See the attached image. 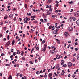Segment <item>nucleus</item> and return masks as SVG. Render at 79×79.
<instances>
[{
  "label": "nucleus",
  "mask_w": 79,
  "mask_h": 79,
  "mask_svg": "<svg viewBox=\"0 0 79 79\" xmlns=\"http://www.w3.org/2000/svg\"><path fill=\"white\" fill-rule=\"evenodd\" d=\"M55 48V46H52L51 47V48L52 49H53V48Z\"/></svg>",
  "instance_id": "31"
},
{
  "label": "nucleus",
  "mask_w": 79,
  "mask_h": 79,
  "mask_svg": "<svg viewBox=\"0 0 79 79\" xmlns=\"http://www.w3.org/2000/svg\"><path fill=\"white\" fill-rule=\"evenodd\" d=\"M14 44H15V41L13 40L12 42V45H14Z\"/></svg>",
  "instance_id": "40"
},
{
  "label": "nucleus",
  "mask_w": 79,
  "mask_h": 79,
  "mask_svg": "<svg viewBox=\"0 0 79 79\" xmlns=\"http://www.w3.org/2000/svg\"><path fill=\"white\" fill-rule=\"evenodd\" d=\"M52 27V25H50L49 27V29H51V28Z\"/></svg>",
  "instance_id": "30"
},
{
  "label": "nucleus",
  "mask_w": 79,
  "mask_h": 79,
  "mask_svg": "<svg viewBox=\"0 0 79 79\" xmlns=\"http://www.w3.org/2000/svg\"><path fill=\"white\" fill-rule=\"evenodd\" d=\"M25 8H27V4H25Z\"/></svg>",
  "instance_id": "38"
},
{
  "label": "nucleus",
  "mask_w": 79,
  "mask_h": 79,
  "mask_svg": "<svg viewBox=\"0 0 79 79\" xmlns=\"http://www.w3.org/2000/svg\"><path fill=\"white\" fill-rule=\"evenodd\" d=\"M75 45H78V43H77V42H76L75 43Z\"/></svg>",
  "instance_id": "45"
},
{
  "label": "nucleus",
  "mask_w": 79,
  "mask_h": 79,
  "mask_svg": "<svg viewBox=\"0 0 79 79\" xmlns=\"http://www.w3.org/2000/svg\"><path fill=\"white\" fill-rule=\"evenodd\" d=\"M24 23H25L26 24L28 22L27 20H26L24 19Z\"/></svg>",
  "instance_id": "23"
},
{
  "label": "nucleus",
  "mask_w": 79,
  "mask_h": 79,
  "mask_svg": "<svg viewBox=\"0 0 79 79\" xmlns=\"http://www.w3.org/2000/svg\"><path fill=\"white\" fill-rule=\"evenodd\" d=\"M44 22H47V19H44L43 23H44Z\"/></svg>",
  "instance_id": "27"
},
{
  "label": "nucleus",
  "mask_w": 79,
  "mask_h": 79,
  "mask_svg": "<svg viewBox=\"0 0 79 79\" xmlns=\"http://www.w3.org/2000/svg\"><path fill=\"white\" fill-rule=\"evenodd\" d=\"M72 77H73V78H74V77H75V75H72Z\"/></svg>",
  "instance_id": "50"
},
{
  "label": "nucleus",
  "mask_w": 79,
  "mask_h": 79,
  "mask_svg": "<svg viewBox=\"0 0 79 79\" xmlns=\"http://www.w3.org/2000/svg\"><path fill=\"white\" fill-rule=\"evenodd\" d=\"M24 19L26 21H29L30 20V18H28L27 17H26Z\"/></svg>",
  "instance_id": "10"
},
{
  "label": "nucleus",
  "mask_w": 79,
  "mask_h": 79,
  "mask_svg": "<svg viewBox=\"0 0 79 79\" xmlns=\"http://www.w3.org/2000/svg\"><path fill=\"white\" fill-rule=\"evenodd\" d=\"M55 27L56 28V31H58V27H56V26H55Z\"/></svg>",
  "instance_id": "20"
},
{
  "label": "nucleus",
  "mask_w": 79,
  "mask_h": 79,
  "mask_svg": "<svg viewBox=\"0 0 79 79\" xmlns=\"http://www.w3.org/2000/svg\"><path fill=\"white\" fill-rule=\"evenodd\" d=\"M16 54H17V53L16 52H13V56H15V55H16Z\"/></svg>",
  "instance_id": "18"
},
{
  "label": "nucleus",
  "mask_w": 79,
  "mask_h": 79,
  "mask_svg": "<svg viewBox=\"0 0 79 79\" xmlns=\"http://www.w3.org/2000/svg\"><path fill=\"white\" fill-rule=\"evenodd\" d=\"M55 6H56V7H58V6H59V4H55Z\"/></svg>",
  "instance_id": "32"
},
{
  "label": "nucleus",
  "mask_w": 79,
  "mask_h": 79,
  "mask_svg": "<svg viewBox=\"0 0 79 79\" xmlns=\"http://www.w3.org/2000/svg\"><path fill=\"white\" fill-rule=\"evenodd\" d=\"M56 58L57 59H60V55L58 54L56 55Z\"/></svg>",
  "instance_id": "7"
},
{
  "label": "nucleus",
  "mask_w": 79,
  "mask_h": 79,
  "mask_svg": "<svg viewBox=\"0 0 79 79\" xmlns=\"http://www.w3.org/2000/svg\"><path fill=\"white\" fill-rule=\"evenodd\" d=\"M75 61V58H73L72 60V62H74Z\"/></svg>",
  "instance_id": "39"
},
{
  "label": "nucleus",
  "mask_w": 79,
  "mask_h": 79,
  "mask_svg": "<svg viewBox=\"0 0 79 79\" xmlns=\"http://www.w3.org/2000/svg\"><path fill=\"white\" fill-rule=\"evenodd\" d=\"M4 19H7V16L4 17Z\"/></svg>",
  "instance_id": "46"
},
{
  "label": "nucleus",
  "mask_w": 79,
  "mask_h": 79,
  "mask_svg": "<svg viewBox=\"0 0 79 79\" xmlns=\"http://www.w3.org/2000/svg\"><path fill=\"white\" fill-rule=\"evenodd\" d=\"M47 15H50L51 13H50V12H49L47 13Z\"/></svg>",
  "instance_id": "41"
},
{
  "label": "nucleus",
  "mask_w": 79,
  "mask_h": 79,
  "mask_svg": "<svg viewBox=\"0 0 79 79\" xmlns=\"http://www.w3.org/2000/svg\"><path fill=\"white\" fill-rule=\"evenodd\" d=\"M56 4H58V3H59V2L57 1L56 2Z\"/></svg>",
  "instance_id": "51"
},
{
  "label": "nucleus",
  "mask_w": 79,
  "mask_h": 79,
  "mask_svg": "<svg viewBox=\"0 0 79 79\" xmlns=\"http://www.w3.org/2000/svg\"><path fill=\"white\" fill-rule=\"evenodd\" d=\"M6 66H10V65L8 64H6Z\"/></svg>",
  "instance_id": "48"
},
{
  "label": "nucleus",
  "mask_w": 79,
  "mask_h": 79,
  "mask_svg": "<svg viewBox=\"0 0 79 79\" xmlns=\"http://www.w3.org/2000/svg\"><path fill=\"white\" fill-rule=\"evenodd\" d=\"M10 43L11 42H10V41H8L5 44V47H8V46L10 45Z\"/></svg>",
  "instance_id": "2"
},
{
  "label": "nucleus",
  "mask_w": 79,
  "mask_h": 79,
  "mask_svg": "<svg viewBox=\"0 0 79 79\" xmlns=\"http://www.w3.org/2000/svg\"><path fill=\"white\" fill-rule=\"evenodd\" d=\"M21 55L22 56H23V55H24V51H22L21 52Z\"/></svg>",
  "instance_id": "17"
},
{
  "label": "nucleus",
  "mask_w": 79,
  "mask_h": 79,
  "mask_svg": "<svg viewBox=\"0 0 79 79\" xmlns=\"http://www.w3.org/2000/svg\"><path fill=\"white\" fill-rule=\"evenodd\" d=\"M30 64H33V62L31 61H30Z\"/></svg>",
  "instance_id": "34"
},
{
  "label": "nucleus",
  "mask_w": 79,
  "mask_h": 79,
  "mask_svg": "<svg viewBox=\"0 0 79 79\" xmlns=\"http://www.w3.org/2000/svg\"><path fill=\"white\" fill-rule=\"evenodd\" d=\"M64 35L65 37H68V36L69 35V34L67 32H65Z\"/></svg>",
  "instance_id": "9"
},
{
  "label": "nucleus",
  "mask_w": 79,
  "mask_h": 79,
  "mask_svg": "<svg viewBox=\"0 0 79 79\" xmlns=\"http://www.w3.org/2000/svg\"><path fill=\"white\" fill-rule=\"evenodd\" d=\"M17 54H18V55H19L20 54H21V52H19V50H18L17 51Z\"/></svg>",
  "instance_id": "15"
},
{
  "label": "nucleus",
  "mask_w": 79,
  "mask_h": 79,
  "mask_svg": "<svg viewBox=\"0 0 79 79\" xmlns=\"http://www.w3.org/2000/svg\"><path fill=\"white\" fill-rule=\"evenodd\" d=\"M52 18H55V16L54 15H52Z\"/></svg>",
  "instance_id": "59"
},
{
  "label": "nucleus",
  "mask_w": 79,
  "mask_h": 79,
  "mask_svg": "<svg viewBox=\"0 0 79 79\" xmlns=\"http://www.w3.org/2000/svg\"><path fill=\"white\" fill-rule=\"evenodd\" d=\"M33 23H37V20H36V21H33Z\"/></svg>",
  "instance_id": "35"
},
{
  "label": "nucleus",
  "mask_w": 79,
  "mask_h": 79,
  "mask_svg": "<svg viewBox=\"0 0 79 79\" xmlns=\"http://www.w3.org/2000/svg\"><path fill=\"white\" fill-rule=\"evenodd\" d=\"M73 21H75L76 20V18L73 17Z\"/></svg>",
  "instance_id": "49"
},
{
  "label": "nucleus",
  "mask_w": 79,
  "mask_h": 79,
  "mask_svg": "<svg viewBox=\"0 0 79 79\" xmlns=\"http://www.w3.org/2000/svg\"><path fill=\"white\" fill-rule=\"evenodd\" d=\"M74 16H79V14L77 13H75L74 14Z\"/></svg>",
  "instance_id": "8"
},
{
  "label": "nucleus",
  "mask_w": 79,
  "mask_h": 79,
  "mask_svg": "<svg viewBox=\"0 0 79 79\" xmlns=\"http://www.w3.org/2000/svg\"><path fill=\"white\" fill-rule=\"evenodd\" d=\"M55 12L56 13H58V11L57 10H56Z\"/></svg>",
  "instance_id": "52"
},
{
  "label": "nucleus",
  "mask_w": 79,
  "mask_h": 79,
  "mask_svg": "<svg viewBox=\"0 0 79 79\" xmlns=\"http://www.w3.org/2000/svg\"><path fill=\"white\" fill-rule=\"evenodd\" d=\"M5 55V54L3 53H1V56H3Z\"/></svg>",
  "instance_id": "43"
},
{
  "label": "nucleus",
  "mask_w": 79,
  "mask_h": 79,
  "mask_svg": "<svg viewBox=\"0 0 79 79\" xmlns=\"http://www.w3.org/2000/svg\"><path fill=\"white\" fill-rule=\"evenodd\" d=\"M75 51H77V50H78V49L77 48H75Z\"/></svg>",
  "instance_id": "55"
},
{
  "label": "nucleus",
  "mask_w": 79,
  "mask_h": 79,
  "mask_svg": "<svg viewBox=\"0 0 79 79\" xmlns=\"http://www.w3.org/2000/svg\"><path fill=\"white\" fill-rule=\"evenodd\" d=\"M64 64V60H62L61 62V65H63V64Z\"/></svg>",
  "instance_id": "16"
},
{
  "label": "nucleus",
  "mask_w": 79,
  "mask_h": 79,
  "mask_svg": "<svg viewBox=\"0 0 79 79\" xmlns=\"http://www.w3.org/2000/svg\"><path fill=\"white\" fill-rule=\"evenodd\" d=\"M60 40H59L57 42V44H60Z\"/></svg>",
  "instance_id": "44"
},
{
  "label": "nucleus",
  "mask_w": 79,
  "mask_h": 79,
  "mask_svg": "<svg viewBox=\"0 0 79 79\" xmlns=\"http://www.w3.org/2000/svg\"><path fill=\"white\" fill-rule=\"evenodd\" d=\"M13 16V14H10L9 16V17L10 18H12Z\"/></svg>",
  "instance_id": "13"
},
{
  "label": "nucleus",
  "mask_w": 79,
  "mask_h": 79,
  "mask_svg": "<svg viewBox=\"0 0 79 79\" xmlns=\"http://www.w3.org/2000/svg\"><path fill=\"white\" fill-rule=\"evenodd\" d=\"M54 29H55V26H52V31H53L54 30Z\"/></svg>",
  "instance_id": "26"
},
{
  "label": "nucleus",
  "mask_w": 79,
  "mask_h": 79,
  "mask_svg": "<svg viewBox=\"0 0 79 79\" xmlns=\"http://www.w3.org/2000/svg\"><path fill=\"white\" fill-rule=\"evenodd\" d=\"M69 4H72V3H73V1H71V2H69Z\"/></svg>",
  "instance_id": "29"
},
{
  "label": "nucleus",
  "mask_w": 79,
  "mask_h": 79,
  "mask_svg": "<svg viewBox=\"0 0 79 79\" xmlns=\"http://www.w3.org/2000/svg\"><path fill=\"white\" fill-rule=\"evenodd\" d=\"M61 76H64V73H63V72L61 73Z\"/></svg>",
  "instance_id": "42"
},
{
  "label": "nucleus",
  "mask_w": 79,
  "mask_h": 79,
  "mask_svg": "<svg viewBox=\"0 0 79 79\" xmlns=\"http://www.w3.org/2000/svg\"><path fill=\"white\" fill-rule=\"evenodd\" d=\"M73 18L74 17H71L70 18V19H73Z\"/></svg>",
  "instance_id": "58"
},
{
  "label": "nucleus",
  "mask_w": 79,
  "mask_h": 79,
  "mask_svg": "<svg viewBox=\"0 0 79 79\" xmlns=\"http://www.w3.org/2000/svg\"><path fill=\"white\" fill-rule=\"evenodd\" d=\"M50 52L53 55V54H55V53L56 52V51L55 50H51Z\"/></svg>",
  "instance_id": "3"
},
{
  "label": "nucleus",
  "mask_w": 79,
  "mask_h": 79,
  "mask_svg": "<svg viewBox=\"0 0 79 79\" xmlns=\"http://www.w3.org/2000/svg\"><path fill=\"white\" fill-rule=\"evenodd\" d=\"M68 65L69 68L71 67L72 66V63H71V62H69L68 64Z\"/></svg>",
  "instance_id": "5"
},
{
  "label": "nucleus",
  "mask_w": 79,
  "mask_h": 79,
  "mask_svg": "<svg viewBox=\"0 0 79 79\" xmlns=\"http://www.w3.org/2000/svg\"><path fill=\"white\" fill-rule=\"evenodd\" d=\"M43 21H44V20H43V19H41L40 21L41 22H43Z\"/></svg>",
  "instance_id": "57"
},
{
  "label": "nucleus",
  "mask_w": 79,
  "mask_h": 79,
  "mask_svg": "<svg viewBox=\"0 0 79 79\" xmlns=\"http://www.w3.org/2000/svg\"><path fill=\"white\" fill-rule=\"evenodd\" d=\"M16 17H15L14 18V21H16Z\"/></svg>",
  "instance_id": "47"
},
{
  "label": "nucleus",
  "mask_w": 79,
  "mask_h": 79,
  "mask_svg": "<svg viewBox=\"0 0 79 79\" xmlns=\"http://www.w3.org/2000/svg\"><path fill=\"white\" fill-rule=\"evenodd\" d=\"M6 27H5L4 28H3V29L4 30H6Z\"/></svg>",
  "instance_id": "53"
},
{
  "label": "nucleus",
  "mask_w": 79,
  "mask_h": 79,
  "mask_svg": "<svg viewBox=\"0 0 79 79\" xmlns=\"http://www.w3.org/2000/svg\"><path fill=\"white\" fill-rule=\"evenodd\" d=\"M46 42L45 40H44L43 41H42V43L43 44H44V43H45Z\"/></svg>",
  "instance_id": "33"
},
{
  "label": "nucleus",
  "mask_w": 79,
  "mask_h": 79,
  "mask_svg": "<svg viewBox=\"0 0 79 79\" xmlns=\"http://www.w3.org/2000/svg\"><path fill=\"white\" fill-rule=\"evenodd\" d=\"M49 11H52V9H49Z\"/></svg>",
  "instance_id": "64"
},
{
  "label": "nucleus",
  "mask_w": 79,
  "mask_h": 79,
  "mask_svg": "<svg viewBox=\"0 0 79 79\" xmlns=\"http://www.w3.org/2000/svg\"><path fill=\"white\" fill-rule=\"evenodd\" d=\"M36 18V17L35 16V15L32 16L31 17V18Z\"/></svg>",
  "instance_id": "25"
},
{
  "label": "nucleus",
  "mask_w": 79,
  "mask_h": 79,
  "mask_svg": "<svg viewBox=\"0 0 79 79\" xmlns=\"http://www.w3.org/2000/svg\"><path fill=\"white\" fill-rule=\"evenodd\" d=\"M3 36V35L2 34H0V37H1Z\"/></svg>",
  "instance_id": "63"
},
{
  "label": "nucleus",
  "mask_w": 79,
  "mask_h": 79,
  "mask_svg": "<svg viewBox=\"0 0 79 79\" xmlns=\"http://www.w3.org/2000/svg\"><path fill=\"white\" fill-rule=\"evenodd\" d=\"M43 18H44V19H46V18H47V17H46V16H45V15H44V14H43Z\"/></svg>",
  "instance_id": "36"
},
{
  "label": "nucleus",
  "mask_w": 79,
  "mask_h": 79,
  "mask_svg": "<svg viewBox=\"0 0 79 79\" xmlns=\"http://www.w3.org/2000/svg\"><path fill=\"white\" fill-rule=\"evenodd\" d=\"M27 14L28 16H31V13H29V14L28 13H27Z\"/></svg>",
  "instance_id": "22"
},
{
  "label": "nucleus",
  "mask_w": 79,
  "mask_h": 79,
  "mask_svg": "<svg viewBox=\"0 0 79 79\" xmlns=\"http://www.w3.org/2000/svg\"><path fill=\"white\" fill-rule=\"evenodd\" d=\"M53 76V74L51 73H50L48 75L49 77H51V76Z\"/></svg>",
  "instance_id": "11"
},
{
  "label": "nucleus",
  "mask_w": 79,
  "mask_h": 79,
  "mask_svg": "<svg viewBox=\"0 0 79 79\" xmlns=\"http://www.w3.org/2000/svg\"><path fill=\"white\" fill-rule=\"evenodd\" d=\"M77 58L78 60L79 61V54H77Z\"/></svg>",
  "instance_id": "14"
},
{
  "label": "nucleus",
  "mask_w": 79,
  "mask_h": 79,
  "mask_svg": "<svg viewBox=\"0 0 79 79\" xmlns=\"http://www.w3.org/2000/svg\"><path fill=\"white\" fill-rule=\"evenodd\" d=\"M56 59H57V58H54V61H56Z\"/></svg>",
  "instance_id": "60"
},
{
  "label": "nucleus",
  "mask_w": 79,
  "mask_h": 79,
  "mask_svg": "<svg viewBox=\"0 0 79 79\" xmlns=\"http://www.w3.org/2000/svg\"><path fill=\"white\" fill-rule=\"evenodd\" d=\"M8 79H12V76L11 75H10L9 76Z\"/></svg>",
  "instance_id": "19"
},
{
  "label": "nucleus",
  "mask_w": 79,
  "mask_h": 79,
  "mask_svg": "<svg viewBox=\"0 0 79 79\" xmlns=\"http://www.w3.org/2000/svg\"><path fill=\"white\" fill-rule=\"evenodd\" d=\"M51 2H52V0H49L48 1L47 3H50Z\"/></svg>",
  "instance_id": "24"
},
{
  "label": "nucleus",
  "mask_w": 79,
  "mask_h": 79,
  "mask_svg": "<svg viewBox=\"0 0 79 79\" xmlns=\"http://www.w3.org/2000/svg\"><path fill=\"white\" fill-rule=\"evenodd\" d=\"M67 66V65L66 64H63V65L62 66V67L63 68H64V67H66Z\"/></svg>",
  "instance_id": "21"
},
{
  "label": "nucleus",
  "mask_w": 79,
  "mask_h": 79,
  "mask_svg": "<svg viewBox=\"0 0 79 79\" xmlns=\"http://www.w3.org/2000/svg\"><path fill=\"white\" fill-rule=\"evenodd\" d=\"M47 45L45 44L44 45V48H43L42 49V51H43L44 52H45V50H46V49L47 48Z\"/></svg>",
  "instance_id": "1"
},
{
  "label": "nucleus",
  "mask_w": 79,
  "mask_h": 79,
  "mask_svg": "<svg viewBox=\"0 0 79 79\" xmlns=\"http://www.w3.org/2000/svg\"><path fill=\"white\" fill-rule=\"evenodd\" d=\"M11 52H13L14 49H11Z\"/></svg>",
  "instance_id": "54"
},
{
  "label": "nucleus",
  "mask_w": 79,
  "mask_h": 79,
  "mask_svg": "<svg viewBox=\"0 0 79 79\" xmlns=\"http://www.w3.org/2000/svg\"><path fill=\"white\" fill-rule=\"evenodd\" d=\"M65 46H66V44H64V47H65Z\"/></svg>",
  "instance_id": "62"
},
{
  "label": "nucleus",
  "mask_w": 79,
  "mask_h": 79,
  "mask_svg": "<svg viewBox=\"0 0 79 79\" xmlns=\"http://www.w3.org/2000/svg\"><path fill=\"white\" fill-rule=\"evenodd\" d=\"M76 24L78 26H79V20H78L77 21Z\"/></svg>",
  "instance_id": "12"
},
{
  "label": "nucleus",
  "mask_w": 79,
  "mask_h": 79,
  "mask_svg": "<svg viewBox=\"0 0 79 79\" xmlns=\"http://www.w3.org/2000/svg\"><path fill=\"white\" fill-rule=\"evenodd\" d=\"M68 30H69V31L70 32H71V31H72L73 30V27H69L68 28Z\"/></svg>",
  "instance_id": "4"
},
{
  "label": "nucleus",
  "mask_w": 79,
  "mask_h": 79,
  "mask_svg": "<svg viewBox=\"0 0 79 79\" xmlns=\"http://www.w3.org/2000/svg\"><path fill=\"white\" fill-rule=\"evenodd\" d=\"M22 60H26V59H25V58L23 57L22 58Z\"/></svg>",
  "instance_id": "61"
},
{
  "label": "nucleus",
  "mask_w": 79,
  "mask_h": 79,
  "mask_svg": "<svg viewBox=\"0 0 79 79\" xmlns=\"http://www.w3.org/2000/svg\"><path fill=\"white\" fill-rule=\"evenodd\" d=\"M11 4H12V2H9L8 4V5H11Z\"/></svg>",
  "instance_id": "37"
},
{
  "label": "nucleus",
  "mask_w": 79,
  "mask_h": 79,
  "mask_svg": "<svg viewBox=\"0 0 79 79\" xmlns=\"http://www.w3.org/2000/svg\"><path fill=\"white\" fill-rule=\"evenodd\" d=\"M36 73L38 75L39 74H40V72H39V71H37L36 72Z\"/></svg>",
  "instance_id": "28"
},
{
  "label": "nucleus",
  "mask_w": 79,
  "mask_h": 79,
  "mask_svg": "<svg viewBox=\"0 0 79 79\" xmlns=\"http://www.w3.org/2000/svg\"><path fill=\"white\" fill-rule=\"evenodd\" d=\"M51 7H52V6H51V5H50L48 6L49 8H51Z\"/></svg>",
  "instance_id": "56"
},
{
  "label": "nucleus",
  "mask_w": 79,
  "mask_h": 79,
  "mask_svg": "<svg viewBox=\"0 0 79 79\" xmlns=\"http://www.w3.org/2000/svg\"><path fill=\"white\" fill-rule=\"evenodd\" d=\"M58 31L57 30H54L52 31L53 34H58V32H57Z\"/></svg>",
  "instance_id": "6"
}]
</instances>
